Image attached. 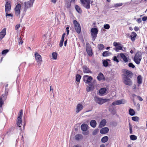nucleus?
<instances>
[{"instance_id": "49530a36", "label": "nucleus", "mask_w": 147, "mask_h": 147, "mask_svg": "<svg viewBox=\"0 0 147 147\" xmlns=\"http://www.w3.org/2000/svg\"><path fill=\"white\" fill-rule=\"evenodd\" d=\"M9 51L8 49H5L3 50L2 52V54L3 55L6 54Z\"/></svg>"}, {"instance_id": "bb28decb", "label": "nucleus", "mask_w": 147, "mask_h": 147, "mask_svg": "<svg viewBox=\"0 0 147 147\" xmlns=\"http://www.w3.org/2000/svg\"><path fill=\"white\" fill-rule=\"evenodd\" d=\"M106 123V121L105 119H103L102 120L100 123L99 124V127L101 128L104 127Z\"/></svg>"}, {"instance_id": "393cba45", "label": "nucleus", "mask_w": 147, "mask_h": 147, "mask_svg": "<svg viewBox=\"0 0 147 147\" xmlns=\"http://www.w3.org/2000/svg\"><path fill=\"white\" fill-rule=\"evenodd\" d=\"M75 139L77 141H80L83 139L82 135L80 134H76L75 136Z\"/></svg>"}, {"instance_id": "cd10ccee", "label": "nucleus", "mask_w": 147, "mask_h": 147, "mask_svg": "<svg viewBox=\"0 0 147 147\" xmlns=\"http://www.w3.org/2000/svg\"><path fill=\"white\" fill-rule=\"evenodd\" d=\"M123 104V103L122 102V100H119L113 102L112 103V105H118Z\"/></svg>"}, {"instance_id": "58836bf2", "label": "nucleus", "mask_w": 147, "mask_h": 147, "mask_svg": "<svg viewBox=\"0 0 147 147\" xmlns=\"http://www.w3.org/2000/svg\"><path fill=\"white\" fill-rule=\"evenodd\" d=\"M81 76L78 74L76 76V80L78 82H79L80 81V80L81 78Z\"/></svg>"}, {"instance_id": "72a5a7b5", "label": "nucleus", "mask_w": 147, "mask_h": 147, "mask_svg": "<svg viewBox=\"0 0 147 147\" xmlns=\"http://www.w3.org/2000/svg\"><path fill=\"white\" fill-rule=\"evenodd\" d=\"M111 54V53H109L108 51L103 52L102 53V55L103 57H107L109 56Z\"/></svg>"}, {"instance_id": "c03bdc74", "label": "nucleus", "mask_w": 147, "mask_h": 147, "mask_svg": "<svg viewBox=\"0 0 147 147\" xmlns=\"http://www.w3.org/2000/svg\"><path fill=\"white\" fill-rule=\"evenodd\" d=\"M18 41L19 42V45H22L23 43V41L22 40V37H20V38H19V39L18 40Z\"/></svg>"}, {"instance_id": "a19ab883", "label": "nucleus", "mask_w": 147, "mask_h": 147, "mask_svg": "<svg viewBox=\"0 0 147 147\" xmlns=\"http://www.w3.org/2000/svg\"><path fill=\"white\" fill-rule=\"evenodd\" d=\"M9 11H7V12L5 11V16H6V17H7V16H10V17H13V14L12 13H8Z\"/></svg>"}, {"instance_id": "f3484780", "label": "nucleus", "mask_w": 147, "mask_h": 147, "mask_svg": "<svg viewBox=\"0 0 147 147\" xmlns=\"http://www.w3.org/2000/svg\"><path fill=\"white\" fill-rule=\"evenodd\" d=\"M97 78L99 81L102 80L104 81L105 80L104 76L101 72H100L99 73Z\"/></svg>"}, {"instance_id": "a878e982", "label": "nucleus", "mask_w": 147, "mask_h": 147, "mask_svg": "<svg viewBox=\"0 0 147 147\" xmlns=\"http://www.w3.org/2000/svg\"><path fill=\"white\" fill-rule=\"evenodd\" d=\"M137 35V34L135 32H133L131 33L130 37L132 41H134L135 40Z\"/></svg>"}, {"instance_id": "e433bc0d", "label": "nucleus", "mask_w": 147, "mask_h": 147, "mask_svg": "<svg viewBox=\"0 0 147 147\" xmlns=\"http://www.w3.org/2000/svg\"><path fill=\"white\" fill-rule=\"evenodd\" d=\"M130 138L131 140H134L137 139V137L135 135H132L130 136Z\"/></svg>"}, {"instance_id": "a18cd8bd", "label": "nucleus", "mask_w": 147, "mask_h": 147, "mask_svg": "<svg viewBox=\"0 0 147 147\" xmlns=\"http://www.w3.org/2000/svg\"><path fill=\"white\" fill-rule=\"evenodd\" d=\"M98 132V129H95L93 132V135H96Z\"/></svg>"}, {"instance_id": "603ef678", "label": "nucleus", "mask_w": 147, "mask_h": 147, "mask_svg": "<svg viewBox=\"0 0 147 147\" xmlns=\"http://www.w3.org/2000/svg\"><path fill=\"white\" fill-rule=\"evenodd\" d=\"M63 41L62 40H60L59 44V46L60 47H62L63 45Z\"/></svg>"}, {"instance_id": "9d476101", "label": "nucleus", "mask_w": 147, "mask_h": 147, "mask_svg": "<svg viewBox=\"0 0 147 147\" xmlns=\"http://www.w3.org/2000/svg\"><path fill=\"white\" fill-rule=\"evenodd\" d=\"M82 5L86 9H88L90 8V1L89 0H80Z\"/></svg>"}, {"instance_id": "473e14b6", "label": "nucleus", "mask_w": 147, "mask_h": 147, "mask_svg": "<svg viewBox=\"0 0 147 147\" xmlns=\"http://www.w3.org/2000/svg\"><path fill=\"white\" fill-rule=\"evenodd\" d=\"M107 61H109L110 60L109 59H107L104 60L102 62L103 65L107 67L109 65V63Z\"/></svg>"}, {"instance_id": "1a4fd4ad", "label": "nucleus", "mask_w": 147, "mask_h": 147, "mask_svg": "<svg viewBox=\"0 0 147 147\" xmlns=\"http://www.w3.org/2000/svg\"><path fill=\"white\" fill-rule=\"evenodd\" d=\"M91 32L92 40L94 41L97 37L98 30L96 28H92L91 29Z\"/></svg>"}, {"instance_id": "a211bd4d", "label": "nucleus", "mask_w": 147, "mask_h": 147, "mask_svg": "<svg viewBox=\"0 0 147 147\" xmlns=\"http://www.w3.org/2000/svg\"><path fill=\"white\" fill-rule=\"evenodd\" d=\"M6 34V28H3L0 32V40L2 39L4 37Z\"/></svg>"}, {"instance_id": "f03ea898", "label": "nucleus", "mask_w": 147, "mask_h": 147, "mask_svg": "<svg viewBox=\"0 0 147 147\" xmlns=\"http://www.w3.org/2000/svg\"><path fill=\"white\" fill-rule=\"evenodd\" d=\"M142 59V54L140 52H137L134 59V61L137 64H139Z\"/></svg>"}, {"instance_id": "79ce46f5", "label": "nucleus", "mask_w": 147, "mask_h": 147, "mask_svg": "<svg viewBox=\"0 0 147 147\" xmlns=\"http://www.w3.org/2000/svg\"><path fill=\"white\" fill-rule=\"evenodd\" d=\"M65 6L67 8H69L71 7V3L70 2H67L65 3Z\"/></svg>"}, {"instance_id": "dca6fc26", "label": "nucleus", "mask_w": 147, "mask_h": 147, "mask_svg": "<svg viewBox=\"0 0 147 147\" xmlns=\"http://www.w3.org/2000/svg\"><path fill=\"white\" fill-rule=\"evenodd\" d=\"M83 106L80 104H78L77 105L76 112L77 113L79 112L83 108Z\"/></svg>"}, {"instance_id": "864d4df0", "label": "nucleus", "mask_w": 147, "mask_h": 147, "mask_svg": "<svg viewBox=\"0 0 147 147\" xmlns=\"http://www.w3.org/2000/svg\"><path fill=\"white\" fill-rule=\"evenodd\" d=\"M123 4L122 3H117L115 5V7H119L122 5Z\"/></svg>"}, {"instance_id": "3c124183", "label": "nucleus", "mask_w": 147, "mask_h": 147, "mask_svg": "<svg viewBox=\"0 0 147 147\" xmlns=\"http://www.w3.org/2000/svg\"><path fill=\"white\" fill-rule=\"evenodd\" d=\"M113 45H114L115 47H117L118 45H120V44L119 43H118V42H113Z\"/></svg>"}, {"instance_id": "774afa93", "label": "nucleus", "mask_w": 147, "mask_h": 147, "mask_svg": "<svg viewBox=\"0 0 147 147\" xmlns=\"http://www.w3.org/2000/svg\"><path fill=\"white\" fill-rule=\"evenodd\" d=\"M74 147H82L81 146H79L78 145H74Z\"/></svg>"}, {"instance_id": "ea45409f", "label": "nucleus", "mask_w": 147, "mask_h": 147, "mask_svg": "<svg viewBox=\"0 0 147 147\" xmlns=\"http://www.w3.org/2000/svg\"><path fill=\"white\" fill-rule=\"evenodd\" d=\"M122 50V47L118 45L116 47L115 50L116 51L118 52L119 51V50Z\"/></svg>"}, {"instance_id": "680f3d73", "label": "nucleus", "mask_w": 147, "mask_h": 147, "mask_svg": "<svg viewBox=\"0 0 147 147\" xmlns=\"http://www.w3.org/2000/svg\"><path fill=\"white\" fill-rule=\"evenodd\" d=\"M137 97L140 101H142L143 100L142 98L140 96H138Z\"/></svg>"}, {"instance_id": "2eb2a0df", "label": "nucleus", "mask_w": 147, "mask_h": 147, "mask_svg": "<svg viewBox=\"0 0 147 147\" xmlns=\"http://www.w3.org/2000/svg\"><path fill=\"white\" fill-rule=\"evenodd\" d=\"M86 51L87 52L89 56H92L93 54L91 48L89 46H88L86 45Z\"/></svg>"}, {"instance_id": "4468645a", "label": "nucleus", "mask_w": 147, "mask_h": 147, "mask_svg": "<svg viewBox=\"0 0 147 147\" xmlns=\"http://www.w3.org/2000/svg\"><path fill=\"white\" fill-rule=\"evenodd\" d=\"M11 8V6L10 2L8 1H6L5 6V11H10Z\"/></svg>"}, {"instance_id": "7ed1b4c3", "label": "nucleus", "mask_w": 147, "mask_h": 147, "mask_svg": "<svg viewBox=\"0 0 147 147\" xmlns=\"http://www.w3.org/2000/svg\"><path fill=\"white\" fill-rule=\"evenodd\" d=\"M21 4L18 3L16 5L14 9L15 15L19 18H20V10L21 9Z\"/></svg>"}, {"instance_id": "f8f14e48", "label": "nucleus", "mask_w": 147, "mask_h": 147, "mask_svg": "<svg viewBox=\"0 0 147 147\" xmlns=\"http://www.w3.org/2000/svg\"><path fill=\"white\" fill-rule=\"evenodd\" d=\"M93 79L90 76L85 75L84 76V81L86 83H88V84H90Z\"/></svg>"}, {"instance_id": "c85d7f7f", "label": "nucleus", "mask_w": 147, "mask_h": 147, "mask_svg": "<svg viewBox=\"0 0 147 147\" xmlns=\"http://www.w3.org/2000/svg\"><path fill=\"white\" fill-rule=\"evenodd\" d=\"M96 124L97 123L96 121L94 120H92L90 122V124L91 126L94 128L96 127Z\"/></svg>"}, {"instance_id": "de8ad7c7", "label": "nucleus", "mask_w": 147, "mask_h": 147, "mask_svg": "<svg viewBox=\"0 0 147 147\" xmlns=\"http://www.w3.org/2000/svg\"><path fill=\"white\" fill-rule=\"evenodd\" d=\"M104 28L106 29H108L110 27V26L108 24H106L104 26Z\"/></svg>"}, {"instance_id": "37998d69", "label": "nucleus", "mask_w": 147, "mask_h": 147, "mask_svg": "<svg viewBox=\"0 0 147 147\" xmlns=\"http://www.w3.org/2000/svg\"><path fill=\"white\" fill-rule=\"evenodd\" d=\"M132 120L134 121H138L139 119V117L137 116L133 117H131Z\"/></svg>"}, {"instance_id": "423d86ee", "label": "nucleus", "mask_w": 147, "mask_h": 147, "mask_svg": "<svg viewBox=\"0 0 147 147\" xmlns=\"http://www.w3.org/2000/svg\"><path fill=\"white\" fill-rule=\"evenodd\" d=\"M35 0H30L29 1L24 2V11L26 12L27 9L31 7Z\"/></svg>"}, {"instance_id": "2f4dec72", "label": "nucleus", "mask_w": 147, "mask_h": 147, "mask_svg": "<svg viewBox=\"0 0 147 147\" xmlns=\"http://www.w3.org/2000/svg\"><path fill=\"white\" fill-rule=\"evenodd\" d=\"M109 138L107 136H105L102 138L101 139V142L103 143H105L108 140Z\"/></svg>"}, {"instance_id": "7c9ffc66", "label": "nucleus", "mask_w": 147, "mask_h": 147, "mask_svg": "<svg viewBox=\"0 0 147 147\" xmlns=\"http://www.w3.org/2000/svg\"><path fill=\"white\" fill-rule=\"evenodd\" d=\"M107 91V89L105 88H101L100 89L99 92L101 95L104 94Z\"/></svg>"}, {"instance_id": "5701e85b", "label": "nucleus", "mask_w": 147, "mask_h": 147, "mask_svg": "<svg viewBox=\"0 0 147 147\" xmlns=\"http://www.w3.org/2000/svg\"><path fill=\"white\" fill-rule=\"evenodd\" d=\"M137 82L138 84V86H139L142 83V78L141 75H139L137 78Z\"/></svg>"}, {"instance_id": "4be33fe9", "label": "nucleus", "mask_w": 147, "mask_h": 147, "mask_svg": "<svg viewBox=\"0 0 147 147\" xmlns=\"http://www.w3.org/2000/svg\"><path fill=\"white\" fill-rule=\"evenodd\" d=\"M89 87L87 86L86 88V91L88 92L90 91L93 90L94 88V85L93 84H88Z\"/></svg>"}, {"instance_id": "9b49d317", "label": "nucleus", "mask_w": 147, "mask_h": 147, "mask_svg": "<svg viewBox=\"0 0 147 147\" xmlns=\"http://www.w3.org/2000/svg\"><path fill=\"white\" fill-rule=\"evenodd\" d=\"M122 72L124 74L123 75V77L126 76L131 78L133 76V73L131 71L126 69H123Z\"/></svg>"}, {"instance_id": "338daca9", "label": "nucleus", "mask_w": 147, "mask_h": 147, "mask_svg": "<svg viewBox=\"0 0 147 147\" xmlns=\"http://www.w3.org/2000/svg\"><path fill=\"white\" fill-rule=\"evenodd\" d=\"M51 1L53 3H56V0H51Z\"/></svg>"}, {"instance_id": "f257e3e1", "label": "nucleus", "mask_w": 147, "mask_h": 147, "mask_svg": "<svg viewBox=\"0 0 147 147\" xmlns=\"http://www.w3.org/2000/svg\"><path fill=\"white\" fill-rule=\"evenodd\" d=\"M8 86V84L5 86V89L4 94H3L0 97V108L2 107L4 101L6 100L8 94L7 89L6 88Z\"/></svg>"}, {"instance_id": "39448f33", "label": "nucleus", "mask_w": 147, "mask_h": 147, "mask_svg": "<svg viewBox=\"0 0 147 147\" xmlns=\"http://www.w3.org/2000/svg\"><path fill=\"white\" fill-rule=\"evenodd\" d=\"M22 110H21L20 113L18 115L17 124L18 127H20V129H21V125H22Z\"/></svg>"}, {"instance_id": "c756f323", "label": "nucleus", "mask_w": 147, "mask_h": 147, "mask_svg": "<svg viewBox=\"0 0 147 147\" xmlns=\"http://www.w3.org/2000/svg\"><path fill=\"white\" fill-rule=\"evenodd\" d=\"M75 7L78 12L80 14L82 13V10L79 6L78 5H76L75 6Z\"/></svg>"}, {"instance_id": "ddd939ff", "label": "nucleus", "mask_w": 147, "mask_h": 147, "mask_svg": "<svg viewBox=\"0 0 147 147\" xmlns=\"http://www.w3.org/2000/svg\"><path fill=\"white\" fill-rule=\"evenodd\" d=\"M36 61L38 64H41L42 61V58L41 56L38 53L36 52L34 55Z\"/></svg>"}, {"instance_id": "8fccbe9b", "label": "nucleus", "mask_w": 147, "mask_h": 147, "mask_svg": "<svg viewBox=\"0 0 147 147\" xmlns=\"http://www.w3.org/2000/svg\"><path fill=\"white\" fill-rule=\"evenodd\" d=\"M113 60L114 61L116 62L117 63L119 62V61L117 59L116 56H115L113 57Z\"/></svg>"}, {"instance_id": "e2e57ef3", "label": "nucleus", "mask_w": 147, "mask_h": 147, "mask_svg": "<svg viewBox=\"0 0 147 147\" xmlns=\"http://www.w3.org/2000/svg\"><path fill=\"white\" fill-rule=\"evenodd\" d=\"M82 133L84 135H86L88 134V131L85 132H83Z\"/></svg>"}, {"instance_id": "5fc2aeb1", "label": "nucleus", "mask_w": 147, "mask_h": 147, "mask_svg": "<svg viewBox=\"0 0 147 147\" xmlns=\"http://www.w3.org/2000/svg\"><path fill=\"white\" fill-rule=\"evenodd\" d=\"M65 34H66L65 33H64L63 34L61 38V40H62L64 41V38L65 37Z\"/></svg>"}, {"instance_id": "4d7b16f0", "label": "nucleus", "mask_w": 147, "mask_h": 147, "mask_svg": "<svg viewBox=\"0 0 147 147\" xmlns=\"http://www.w3.org/2000/svg\"><path fill=\"white\" fill-rule=\"evenodd\" d=\"M20 27V24H17L15 26V29L16 30H17Z\"/></svg>"}, {"instance_id": "bf43d9fd", "label": "nucleus", "mask_w": 147, "mask_h": 147, "mask_svg": "<svg viewBox=\"0 0 147 147\" xmlns=\"http://www.w3.org/2000/svg\"><path fill=\"white\" fill-rule=\"evenodd\" d=\"M143 21H145L147 20V16H144L142 18Z\"/></svg>"}, {"instance_id": "b1692460", "label": "nucleus", "mask_w": 147, "mask_h": 147, "mask_svg": "<svg viewBox=\"0 0 147 147\" xmlns=\"http://www.w3.org/2000/svg\"><path fill=\"white\" fill-rule=\"evenodd\" d=\"M88 127V126L86 124L84 123L82 124L81 126V129L83 131H86Z\"/></svg>"}, {"instance_id": "6e6552de", "label": "nucleus", "mask_w": 147, "mask_h": 147, "mask_svg": "<svg viewBox=\"0 0 147 147\" xmlns=\"http://www.w3.org/2000/svg\"><path fill=\"white\" fill-rule=\"evenodd\" d=\"M122 80L123 82L126 85L131 86L132 85V81L130 78L126 76L123 77Z\"/></svg>"}, {"instance_id": "412c9836", "label": "nucleus", "mask_w": 147, "mask_h": 147, "mask_svg": "<svg viewBox=\"0 0 147 147\" xmlns=\"http://www.w3.org/2000/svg\"><path fill=\"white\" fill-rule=\"evenodd\" d=\"M83 71L84 73H91L89 68L86 66H84L83 67Z\"/></svg>"}, {"instance_id": "052dcab7", "label": "nucleus", "mask_w": 147, "mask_h": 147, "mask_svg": "<svg viewBox=\"0 0 147 147\" xmlns=\"http://www.w3.org/2000/svg\"><path fill=\"white\" fill-rule=\"evenodd\" d=\"M136 21L137 22L139 23H140L142 22L141 19L140 18L137 19Z\"/></svg>"}, {"instance_id": "f704fd0d", "label": "nucleus", "mask_w": 147, "mask_h": 147, "mask_svg": "<svg viewBox=\"0 0 147 147\" xmlns=\"http://www.w3.org/2000/svg\"><path fill=\"white\" fill-rule=\"evenodd\" d=\"M97 47L99 50H102L105 47L102 44H98Z\"/></svg>"}, {"instance_id": "c9c22d12", "label": "nucleus", "mask_w": 147, "mask_h": 147, "mask_svg": "<svg viewBox=\"0 0 147 147\" xmlns=\"http://www.w3.org/2000/svg\"><path fill=\"white\" fill-rule=\"evenodd\" d=\"M129 114L131 116H133L135 114V111L132 109H130L129 111Z\"/></svg>"}, {"instance_id": "20e7f679", "label": "nucleus", "mask_w": 147, "mask_h": 147, "mask_svg": "<svg viewBox=\"0 0 147 147\" xmlns=\"http://www.w3.org/2000/svg\"><path fill=\"white\" fill-rule=\"evenodd\" d=\"M94 100L99 105H102L105 102L110 101L109 99L102 98L98 97H95Z\"/></svg>"}, {"instance_id": "0eeeda50", "label": "nucleus", "mask_w": 147, "mask_h": 147, "mask_svg": "<svg viewBox=\"0 0 147 147\" xmlns=\"http://www.w3.org/2000/svg\"><path fill=\"white\" fill-rule=\"evenodd\" d=\"M75 30L78 34H80L81 32V28L80 24L76 20H74L73 21Z\"/></svg>"}, {"instance_id": "6ab92c4d", "label": "nucleus", "mask_w": 147, "mask_h": 147, "mask_svg": "<svg viewBox=\"0 0 147 147\" xmlns=\"http://www.w3.org/2000/svg\"><path fill=\"white\" fill-rule=\"evenodd\" d=\"M109 131V129L107 127H105L102 128L100 131V132L101 134H105L107 133Z\"/></svg>"}, {"instance_id": "0e129e2a", "label": "nucleus", "mask_w": 147, "mask_h": 147, "mask_svg": "<svg viewBox=\"0 0 147 147\" xmlns=\"http://www.w3.org/2000/svg\"><path fill=\"white\" fill-rule=\"evenodd\" d=\"M67 42V39L64 42V45L65 46V47H66V46Z\"/></svg>"}, {"instance_id": "69168bd1", "label": "nucleus", "mask_w": 147, "mask_h": 147, "mask_svg": "<svg viewBox=\"0 0 147 147\" xmlns=\"http://www.w3.org/2000/svg\"><path fill=\"white\" fill-rule=\"evenodd\" d=\"M11 132V130L10 129H9V130L6 132V134H7L9 133L10 134Z\"/></svg>"}, {"instance_id": "aec40b11", "label": "nucleus", "mask_w": 147, "mask_h": 147, "mask_svg": "<svg viewBox=\"0 0 147 147\" xmlns=\"http://www.w3.org/2000/svg\"><path fill=\"white\" fill-rule=\"evenodd\" d=\"M120 56L121 58L123 59V61L125 63H127L128 61V59L127 57L122 53H120Z\"/></svg>"}, {"instance_id": "4c0bfd02", "label": "nucleus", "mask_w": 147, "mask_h": 147, "mask_svg": "<svg viewBox=\"0 0 147 147\" xmlns=\"http://www.w3.org/2000/svg\"><path fill=\"white\" fill-rule=\"evenodd\" d=\"M53 58L54 59H56L57 58V54L56 52H54L52 53Z\"/></svg>"}, {"instance_id": "09e8293b", "label": "nucleus", "mask_w": 147, "mask_h": 147, "mask_svg": "<svg viewBox=\"0 0 147 147\" xmlns=\"http://www.w3.org/2000/svg\"><path fill=\"white\" fill-rule=\"evenodd\" d=\"M128 66L130 67H131L133 68H134L135 67L134 65L131 63H129Z\"/></svg>"}, {"instance_id": "13d9d810", "label": "nucleus", "mask_w": 147, "mask_h": 147, "mask_svg": "<svg viewBox=\"0 0 147 147\" xmlns=\"http://www.w3.org/2000/svg\"><path fill=\"white\" fill-rule=\"evenodd\" d=\"M134 30L136 31V32L138 31L139 30V28L138 27H137V26H135L134 28Z\"/></svg>"}, {"instance_id": "6e6d98bb", "label": "nucleus", "mask_w": 147, "mask_h": 147, "mask_svg": "<svg viewBox=\"0 0 147 147\" xmlns=\"http://www.w3.org/2000/svg\"><path fill=\"white\" fill-rule=\"evenodd\" d=\"M129 127L130 133L131 134H132V128L131 126V125H130V123H129Z\"/></svg>"}]
</instances>
